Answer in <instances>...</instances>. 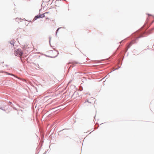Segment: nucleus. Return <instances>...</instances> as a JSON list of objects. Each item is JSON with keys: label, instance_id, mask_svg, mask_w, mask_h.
Masks as SVG:
<instances>
[{"label": "nucleus", "instance_id": "1", "mask_svg": "<svg viewBox=\"0 0 154 154\" xmlns=\"http://www.w3.org/2000/svg\"><path fill=\"white\" fill-rule=\"evenodd\" d=\"M23 54V52L20 49H17L15 51V54L16 56L20 57Z\"/></svg>", "mask_w": 154, "mask_h": 154}, {"label": "nucleus", "instance_id": "7", "mask_svg": "<svg viewBox=\"0 0 154 154\" xmlns=\"http://www.w3.org/2000/svg\"><path fill=\"white\" fill-rule=\"evenodd\" d=\"M11 75H14H14L13 74H11Z\"/></svg>", "mask_w": 154, "mask_h": 154}, {"label": "nucleus", "instance_id": "2", "mask_svg": "<svg viewBox=\"0 0 154 154\" xmlns=\"http://www.w3.org/2000/svg\"><path fill=\"white\" fill-rule=\"evenodd\" d=\"M44 17V16L43 14L39 15H37V16H35V17H34V20H35L39 18H42V17Z\"/></svg>", "mask_w": 154, "mask_h": 154}, {"label": "nucleus", "instance_id": "4", "mask_svg": "<svg viewBox=\"0 0 154 154\" xmlns=\"http://www.w3.org/2000/svg\"><path fill=\"white\" fill-rule=\"evenodd\" d=\"M59 29V28H58V29H57V31H56V34L57 33V32H58V30Z\"/></svg>", "mask_w": 154, "mask_h": 154}, {"label": "nucleus", "instance_id": "6", "mask_svg": "<svg viewBox=\"0 0 154 154\" xmlns=\"http://www.w3.org/2000/svg\"><path fill=\"white\" fill-rule=\"evenodd\" d=\"M48 13V12H46V13H45L44 14H46V13Z\"/></svg>", "mask_w": 154, "mask_h": 154}, {"label": "nucleus", "instance_id": "3", "mask_svg": "<svg viewBox=\"0 0 154 154\" xmlns=\"http://www.w3.org/2000/svg\"><path fill=\"white\" fill-rule=\"evenodd\" d=\"M132 42H131L130 43V44L128 45V46H127V50H126V51L128 50V49L130 47V46L131 45H132Z\"/></svg>", "mask_w": 154, "mask_h": 154}, {"label": "nucleus", "instance_id": "5", "mask_svg": "<svg viewBox=\"0 0 154 154\" xmlns=\"http://www.w3.org/2000/svg\"><path fill=\"white\" fill-rule=\"evenodd\" d=\"M9 103H10V104L12 103L10 102H9Z\"/></svg>", "mask_w": 154, "mask_h": 154}]
</instances>
